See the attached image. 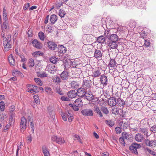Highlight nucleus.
Returning <instances> with one entry per match:
<instances>
[{"label":"nucleus","mask_w":156,"mask_h":156,"mask_svg":"<svg viewBox=\"0 0 156 156\" xmlns=\"http://www.w3.org/2000/svg\"><path fill=\"white\" fill-rule=\"evenodd\" d=\"M134 131H139V132H142L144 133L145 135L147 136H149L150 135V134H148V129L147 126L146 125L144 124L142 126L141 125L139 127V128L138 130H136V129H134Z\"/></svg>","instance_id":"nucleus-1"},{"label":"nucleus","mask_w":156,"mask_h":156,"mask_svg":"<svg viewBox=\"0 0 156 156\" xmlns=\"http://www.w3.org/2000/svg\"><path fill=\"white\" fill-rule=\"evenodd\" d=\"M10 39L4 38L3 41L4 50L5 51H8L11 48V45L10 44Z\"/></svg>","instance_id":"nucleus-2"},{"label":"nucleus","mask_w":156,"mask_h":156,"mask_svg":"<svg viewBox=\"0 0 156 156\" xmlns=\"http://www.w3.org/2000/svg\"><path fill=\"white\" fill-rule=\"evenodd\" d=\"M27 120L24 117L21 118L20 125V128L21 133L23 132L26 129L27 126Z\"/></svg>","instance_id":"nucleus-3"},{"label":"nucleus","mask_w":156,"mask_h":156,"mask_svg":"<svg viewBox=\"0 0 156 156\" xmlns=\"http://www.w3.org/2000/svg\"><path fill=\"white\" fill-rule=\"evenodd\" d=\"M46 69L51 73L54 74L57 68L54 64H49L46 66Z\"/></svg>","instance_id":"nucleus-4"},{"label":"nucleus","mask_w":156,"mask_h":156,"mask_svg":"<svg viewBox=\"0 0 156 156\" xmlns=\"http://www.w3.org/2000/svg\"><path fill=\"white\" fill-rule=\"evenodd\" d=\"M91 83H89V81L84 82L83 85V88L86 89L87 92H88L89 90H92L93 88L91 87Z\"/></svg>","instance_id":"nucleus-5"},{"label":"nucleus","mask_w":156,"mask_h":156,"mask_svg":"<svg viewBox=\"0 0 156 156\" xmlns=\"http://www.w3.org/2000/svg\"><path fill=\"white\" fill-rule=\"evenodd\" d=\"M145 143L146 145L151 147H155L156 146V140H146Z\"/></svg>","instance_id":"nucleus-6"},{"label":"nucleus","mask_w":156,"mask_h":156,"mask_svg":"<svg viewBox=\"0 0 156 156\" xmlns=\"http://www.w3.org/2000/svg\"><path fill=\"white\" fill-rule=\"evenodd\" d=\"M82 114L85 116H90L93 115L92 111L90 109H85L81 111Z\"/></svg>","instance_id":"nucleus-7"},{"label":"nucleus","mask_w":156,"mask_h":156,"mask_svg":"<svg viewBox=\"0 0 156 156\" xmlns=\"http://www.w3.org/2000/svg\"><path fill=\"white\" fill-rule=\"evenodd\" d=\"M100 83L103 86H105L107 84L108 79L107 77L105 75H102L100 77Z\"/></svg>","instance_id":"nucleus-8"},{"label":"nucleus","mask_w":156,"mask_h":156,"mask_svg":"<svg viewBox=\"0 0 156 156\" xmlns=\"http://www.w3.org/2000/svg\"><path fill=\"white\" fill-rule=\"evenodd\" d=\"M77 95L79 97L82 98L85 96L86 94V92L83 88H79L76 92Z\"/></svg>","instance_id":"nucleus-9"},{"label":"nucleus","mask_w":156,"mask_h":156,"mask_svg":"<svg viewBox=\"0 0 156 156\" xmlns=\"http://www.w3.org/2000/svg\"><path fill=\"white\" fill-rule=\"evenodd\" d=\"M107 45L111 48H116L118 46L117 42L109 41L107 43Z\"/></svg>","instance_id":"nucleus-10"},{"label":"nucleus","mask_w":156,"mask_h":156,"mask_svg":"<svg viewBox=\"0 0 156 156\" xmlns=\"http://www.w3.org/2000/svg\"><path fill=\"white\" fill-rule=\"evenodd\" d=\"M101 74V72L98 68L94 69L92 70L91 76L92 77H97Z\"/></svg>","instance_id":"nucleus-11"},{"label":"nucleus","mask_w":156,"mask_h":156,"mask_svg":"<svg viewBox=\"0 0 156 156\" xmlns=\"http://www.w3.org/2000/svg\"><path fill=\"white\" fill-rule=\"evenodd\" d=\"M32 43L33 46L37 48L41 49L42 47V44L37 40H34Z\"/></svg>","instance_id":"nucleus-12"},{"label":"nucleus","mask_w":156,"mask_h":156,"mask_svg":"<svg viewBox=\"0 0 156 156\" xmlns=\"http://www.w3.org/2000/svg\"><path fill=\"white\" fill-rule=\"evenodd\" d=\"M102 55V53L101 51L95 50L94 53V57L97 59H101Z\"/></svg>","instance_id":"nucleus-13"},{"label":"nucleus","mask_w":156,"mask_h":156,"mask_svg":"<svg viewBox=\"0 0 156 156\" xmlns=\"http://www.w3.org/2000/svg\"><path fill=\"white\" fill-rule=\"evenodd\" d=\"M91 91L89 90L88 92L86 91V94L84 97L88 101H91L93 98L94 96Z\"/></svg>","instance_id":"nucleus-14"},{"label":"nucleus","mask_w":156,"mask_h":156,"mask_svg":"<svg viewBox=\"0 0 156 156\" xmlns=\"http://www.w3.org/2000/svg\"><path fill=\"white\" fill-rule=\"evenodd\" d=\"M108 103L111 106H113L116 104V101L115 98L114 97L110 98L108 101Z\"/></svg>","instance_id":"nucleus-15"},{"label":"nucleus","mask_w":156,"mask_h":156,"mask_svg":"<svg viewBox=\"0 0 156 156\" xmlns=\"http://www.w3.org/2000/svg\"><path fill=\"white\" fill-rule=\"evenodd\" d=\"M135 140L138 142H140L143 141L144 136L141 133H138L136 134L135 137Z\"/></svg>","instance_id":"nucleus-16"},{"label":"nucleus","mask_w":156,"mask_h":156,"mask_svg":"<svg viewBox=\"0 0 156 156\" xmlns=\"http://www.w3.org/2000/svg\"><path fill=\"white\" fill-rule=\"evenodd\" d=\"M109 41L117 42L118 40L119 37L116 34H112L108 38Z\"/></svg>","instance_id":"nucleus-17"},{"label":"nucleus","mask_w":156,"mask_h":156,"mask_svg":"<svg viewBox=\"0 0 156 156\" xmlns=\"http://www.w3.org/2000/svg\"><path fill=\"white\" fill-rule=\"evenodd\" d=\"M8 60L11 66H14L15 65V61L13 56L12 54L10 55L8 57Z\"/></svg>","instance_id":"nucleus-18"},{"label":"nucleus","mask_w":156,"mask_h":156,"mask_svg":"<svg viewBox=\"0 0 156 156\" xmlns=\"http://www.w3.org/2000/svg\"><path fill=\"white\" fill-rule=\"evenodd\" d=\"M68 95L69 97L71 98H73L77 96V93L75 90H70L68 92Z\"/></svg>","instance_id":"nucleus-19"},{"label":"nucleus","mask_w":156,"mask_h":156,"mask_svg":"<svg viewBox=\"0 0 156 156\" xmlns=\"http://www.w3.org/2000/svg\"><path fill=\"white\" fill-rule=\"evenodd\" d=\"M48 44V48L51 50H54L56 48L57 45L54 42L49 41Z\"/></svg>","instance_id":"nucleus-20"},{"label":"nucleus","mask_w":156,"mask_h":156,"mask_svg":"<svg viewBox=\"0 0 156 156\" xmlns=\"http://www.w3.org/2000/svg\"><path fill=\"white\" fill-rule=\"evenodd\" d=\"M68 74L66 71H63L60 75V77L62 79L64 80H66L68 79Z\"/></svg>","instance_id":"nucleus-21"},{"label":"nucleus","mask_w":156,"mask_h":156,"mask_svg":"<svg viewBox=\"0 0 156 156\" xmlns=\"http://www.w3.org/2000/svg\"><path fill=\"white\" fill-rule=\"evenodd\" d=\"M116 104L119 107H121L125 105V101L121 98H118L116 101Z\"/></svg>","instance_id":"nucleus-22"},{"label":"nucleus","mask_w":156,"mask_h":156,"mask_svg":"<svg viewBox=\"0 0 156 156\" xmlns=\"http://www.w3.org/2000/svg\"><path fill=\"white\" fill-rule=\"evenodd\" d=\"M42 150L44 156H50V153L48 148L45 146H43Z\"/></svg>","instance_id":"nucleus-23"},{"label":"nucleus","mask_w":156,"mask_h":156,"mask_svg":"<svg viewBox=\"0 0 156 156\" xmlns=\"http://www.w3.org/2000/svg\"><path fill=\"white\" fill-rule=\"evenodd\" d=\"M57 20V16L55 15H52L50 18V21L52 24H54Z\"/></svg>","instance_id":"nucleus-24"},{"label":"nucleus","mask_w":156,"mask_h":156,"mask_svg":"<svg viewBox=\"0 0 156 156\" xmlns=\"http://www.w3.org/2000/svg\"><path fill=\"white\" fill-rule=\"evenodd\" d=\"M58 49L59 52L60 53H64L66 51V48L62 45H60L58 46Z\"/></svg>","instance_id":"nucleus-25"},{"label":"nucleus","mask_w":156,"mask_h":156,"mask_svg":"<svg viewBox=\"0 0 156 156\" xmlns=\"http://www.w3.org/2000/svg\"><path fill=\"white\" fill-rule=\"evenodd\" d=\"M73 104L78 106L79 107H81L83 106V103L82 102V100L80 98H78L74 102Z\"/></svg>","instance_id":"nucleus-26"},{"label":"nucleus","mask_w":156,"mask_h":156,"mask_svg":"<svg viewBox=\"0 0 156 156\" xmlns=\"http://www.w3.org/2000/svg\"><path fill=\"white\" fill-rule=\"evenodd\" d=\"M71 86L73 89H77L79 87V84L76 82L73 81L71 83Z\"/></svg>","instance_id":"nucleus-27"},{"label":"nucleus","mask_w":156,"mask_h":156,"mask_svg":"<svg viewBox=\"0 0 156 156\" xmlns=\"http://www.w3.org/2000/svg\"><path fill=\"white\" fill-rule=\"evenodd\" d=\"M44 54L43 52L39 51H37L33 52L32 55L35 57H37L40 56H42Z\"/></svg>","instance_id":"nucleus-28"},{"label":"nucleus","mask_w":156,"mask_h":156,"mask_svg":"<svg viewBox=\"0 0 156 156\" xmlns=\"http://www.w3.org/2000/svg\"><path fill=\"white\" fill-rule=\"evenodd\" d=\"M55 92L60 95H63L65 93L64 92L58 87H57L56 88Z\"/></svg>","instance_id":"nucleus-29"},{"label":"nucleus","mask_w":156,"mask_h":156,"mask_svg":"<svg viewBox=\"0 0 156 156\" xmlns=\"http://www.w3.org/2000/svg\"><path fill=\"white\" fill-rule=\"evenodd\" d=\"M39 91V90L37 88V87L36 86H33L32 89L30 90L31 93H33V94H35V93H37Z\"/></svg>","instance_id":"nucleus-30"},{"label":"nucleus","mask_w":156,"mask_h":156,"mask_svg":"<svg viewBox=\"0 0 156 156\" xmlns=\"http://www.w3.org/2000/svg\"><path fill=\"white\" fill-rule=\"evenodd\" d=\"M145 150L146 153L148 152V154H151L153 156H155V155L156 154L155 152L154 151L151 150L148 147L145 148Z\"/></svg>","instance_id":"nucleus-31"},{"label":"nucleus","mask_w":156,"mask_h":156,"mask_svg":"<svg viewBox=\"0 0 156 156\" xmlns=\"http://www.w3.org/2000/svg\"><path fill=\"white\" fill-rule=\"evenodd\" d=\"M105 39L104 36H101L98 37L97 39L98 42L100 43H102L104 42Z\"/></svg>","instance_id":"nucleus-32"},{"label":"nucleus","mask_w":156,"mask_h":156,"mask_svg":"<svg viewBox=\"0 0 156 156\" xmlns=\"http://www.w3.org/2000/svg\"><path fill=\"white\" fill-rule=\"evenodd\" d=\"M101 110L103 113L105 115H107L109 113V111L107 107L102 106L101 107Z\"/></svg>","instance_id":"nucleus-33"},{"label":"nucleus","mask_w":156,"mask_h":156,"mask_svg":"<svg viewBox=\"0 0 156 156\" xmlns=\"http://www.w3.org/2000/svg\"><path fill=\"white\" fill-rule=\"evenodd\" d=\"M116 62L114 59H111L110 62L108 65L109 67H114L115 65Z\"/></svg>","instance_id":"nucleus-34"},{"label":"nucleus","mask_w":156,"mask_h":156,"mask_svg":"<svg viewBox=\"0 0 156 156\" xmlns=\"http://www.w3.org/2000/svg\"><path fill=\"white\" fill-rule=\"evenodd\" d=\"M65 142L64 139L61 137H58L56 143L59 144H64Z\"/></svg>","instance_id":"nucleus-35"},{"label":"nucleus","mask_w":156,"mask_h":156,"mask_svg":"<svg viewBox=\"0 0 156 156\" xmlns=\"http://www.w3.org/2000/svg\"><path fill=\"white\" fill-rule=\"evenodd\" d=\"M53 26L50 25H48L46 27V30L48 33H51L53 31Z\"/></svg>","instance_id":"nucleus-36"},{"label":"nucleus","mask_w":156,"mask_h":156,"mask_svg":"<svg viewBox=\"0 0 156 156\" xmlns=\"http://www.w3.org/2000/svg\"><path fill=\"white\" fill-rule=\"evenodd\" d=\"M37 74L38 77H47V75L44 72L37 73Z\"/></svg>","instance_id":"nucleus-37"},{"label":"nucleus","mask_w":156,"mask_h":156,"mask_svg":"<svg viewBox=\"0 0 156 156\" xmlns=\"http://www.w3.org/2000/svg\"><path fill=\"white\" fill-rule=\"evenodd\" d=\"M105 123L109 127H111L114 125L113 122L111 120H106L105 121Z\"/></svg>","instance_id":"nucleus-38"},{"label":"nucleus","mask_w":156,"mask_h":156,"mask_svg":"<svg viewBox=\"0 0 156 156\" xmlns=\"http://www.w3.org/2000/svg\"><path fill=\"white\" fill-rule=\"evenodd\" d=\"M45 91L49 94L52 95L53 94V92L51 88L49 87H46L45 88Z\"/></svg>","instance_id":"nucleus-39"},{"label":"nucleus","mask_w":156,"mask_h":156,"mask_svg":"<svg viewBox=\"0 0 156 156\" xmlns=\"http://www.w3.org/2000/svg\"><path fill=\"white\" fill-rule=\"evenodd\" d=\"M38 35L40 39L42 41H44L45 37L44 33L42 32H40L38 34Z\"/></svg>","instance_id":"nucleus-40"},{"label":"nucleus","mask_w":156,"mask_h":156,"mask_svg":"<svg viewBox=\"0 0 156 156\" xmlns=\"http://www.w3.org/2000/svg\"><path fill=\"white\" fill-rule=\"evenodd\" d=\"M69 105L70 107H71L75 111H77L79 110L78 106H77L74 104L73 105L71 104H69Z\"/></svg>","instance_id":"nucleus-41"},{"label":"nucleus","mask_w":156,"mask_h":156,"mask_svg":"<svg viewBox=\"0 0 156 156\" xmlns=\"http://www.w3.org/2000/svg\"><path fill=\"white\" fill-rule=\"evenodd\" d=\"M112 113L114 114H118L119 113V109L118 108H114L112 109Z\"/></svg>","instance_id":"nucleus-42"},{"label":"nucleus","mask_w":156,"mask_h":156,"mask_svg":"<svg viewBox=\"0 0 156 156\" xmlns=\"http://www.w3.org/2000/svg\"><path fill=\"white\" fill-rule=\"evenodd\" d=\"M58 60V58L55 57H52L50 59V62L54 64L56 63Z\"/></svg>","instance_id":"nucleus-43"},{"label":"nucleus","mask_w":156,"mask_h":156,"mask_svg":"<svg viewBox=\"0 0 156 156\" xmlns=\"http://www.w3.org/2000/svg\"><path fill=\"white\" fill-rule=\"evenodd\" d=\"M34 65V62L33 58H30L29 60L28 65L30 67H33Z\"/></svg>","instance_id":"nucleus-44"},{"label":"nucleus","mask_w":156,"mask_h":156,"mask_svg":"<svg viewBox=\"0 0 156 156\" xmlns=\"http://www.w3.org/2000/svg\"><path fill=\"white\" fill-rule=\"evenodd\" d=\"M34 99V102L37 104H39L40 103L39 97L37 95H34L33 96Z\"/></svg>","instance_id":"nucleus-45"},{"label":"nucleus","mask_w":156,"mask_h":156,"mask_svg":"<svg viewBox=\"0 0 156 156\" xmlns=\"http://www.w3.org/2000/svg\"><path fill=\"white\" fill-rule=\"evenodd\" d=\"M34 80L36 83L39 86H41L42 85V82L39 78H35L34 79Z\"/></svg>","instance_id":"nucleus-46"},{"label":"nucleus","mask_w":156,"mask_h":156,"mask_svg":"<svg viewBox=\"0 0 156 156\" xmlns=\"http://www.w3.org/2000/svg\"><path fill=\"white\" fill-rule=\"evenodd\" d=\"M110 30L109 29L105 30L104 33L105 36L108 38L110 36Z\"/></svg>","instance_id":"nucleus-47"},{"label":"nucleus","mask_w":156,"mask_h":156,"mask_svg":"<svg viewBox=\"0 0 156 156\" xmlns=\"http://www.w3.org/2000/svg\"><path fill=\"white\" fill-rule=\"evenodd\" d=\"M5 104L4 102L2 101L0 102V109L1 111H3L5 109Z\"/></svg>","instance_id":"nucleus-48"},{"label":"nucleus","mask_w":156,"mask_h":156,"mask_svg":"<svg viewBox=\"0 0 156 156\" xmlns=\"http://www.w3.org/2000/svg\"><path fill=\"white\" fill-rule=\"evenodd\" d=\"M53 80L54 82L57 83H59L61 81L60 78L57 76L53 77Z\"/></svg>","instance_id":"nucleus-49"},{"label":"nucleus","mask_w":156,"mask_h":156,"mask_svg":"<svg viewBox=\"0 0 156 156\" xmlns=\"http://www.w3.org/2000/svg\"><path fill=\"white\" fill-rule=\"evenodd\" d=\"M74 137L75 138L74 140H77L80 143H82V140L81 139L80 137L78 135H74Z\"/></svg>","instance_id":"nucleus-50"},{"label":"nucleus","mask_w":156,"mask_h":156,"mask_svg":"<svg viewBox=\"0 0 156 156\" xmlns=\"http://www.w3.org/2000/svg\"><path fill=\"white\" fill-rule=\"evenodd\" d=\"M66 14V13L64 10H59L58 15L61 18L64 17Z\"/></svg>","instance_id":"nucleus-51"},{"label":"nucleus","mask_w":156,"mask_h":156,"mask_svg":"<svg viewBox=\"0 0 156 156\" xmlns=\"http://www.w3.org/2000/svg\"><path fill=\"white\" fill-rule=\"evenodd\" d=\"M129 137V135L126 133H122V136L121 137L124 140L127 139Z\"/></svg>","instance_id":"nucleus-52"},{"label":"nucleus","mask_w":156,"mask_h":156,"mask_svg":"<svg viewBox=\"0 0 156 156\" xmlns=\"http://www.w3.org/2000/svg\"><path fill=\"white\" fill-rule=\"evenodd\" d=\"M7 16V13L6 12V10H3V20L6 22V21L7 20V19L6 17Z\"/></svg>","instance_id":"nucleus-53"},{"label":"nucleus","mask_w":156,"mask_h":156,"mask_svg":"<svg viewBox=\"0 0 156 156\" xmlns=\"http://www.w3.org/2000/svg\"><path fill=\"white\" fill-rule=\"evenodd\" d=\"M23 142H21L19 144H17V149L16 154L17 153L18 151L19 150L20 148H21V146H23Z\"/></svg>","instance_id":"nucleus-54"},{"label":"nucleus","mask_w":156,"mask_h":156,"mask_svg":"<svg viewBox=\"0 0 156 156\" xmlns=\"http://www.w3.org/2000/svg\"><path fill=\"white\" fill-rule=\"evenodd\" d=\"M94 110L95 112L98 114L101 110L99 107L97 106H95L94 107Z\"/></svg>","instance_id":"nucleus-55"},{"label":"nucleus","mask_w":156,"mask_h":156,"mask_svg":"<svg viewBox=\"0 0 156 156\" xmlns=\"http://www.w3.org/2000/svg\"><path fill=\"white\" fill-rule=\"evenodd\" d=\"M94 110L95 112L98 114L101 110L99 107L97 106H95L94 107Z\"/></svg>","instance_id":"nucleus-56"},{"label":"nucleus","mask_w":156,"mask_h":156,"mask_svg":"<svg viewBox=\"0 0 156 156\" xmlns=\"http://www.w3.org/2000/svg\"><path fill=\"white\" fill-rule=\"evenodd\" d=\"M30 4L29 3H27V4H24L23 9V10H27L28 9H29V8H30Z\"/></svg>","instance_id":"nucleus-57"},{"label":"nucleus","mask_w":156,"mask_h":156,"mask_svg":"<svg viewBox=\"0 0 156 156\" xmlns=\"http://www.w3.org/2000/svg\"><path fill=\"white\" fill-rule=\"evenodd\" d=\"M115 130L116 131V133L117 134H120L122 131L121 128L119 127H116L115 128Z\"/></svg>","instance_id":"nucleus-58"},{"label":"nucleus","mask_w":156,"mask_h":156,"mask_svg":"<svg viewBox=\"0 0 156 156\" xmlns=\"http://www.w3.org/2000/svg\"><path fill=\"white\" fill-rule=\"evenodd\" d=\"M125 140L122 138L121 137L119 138V141L120 144L122 145L123 146H125Z\"/></svg>","instance_id":"nucleus-59"},{"label":"nucleus","mask_w":156,"mask_h":156,"mask_svg":"<svg viewBox=\"0 0 156 156\" xmlns=\"http://www.w3.org/2000/svg\"><path fill=\"white\" fill-rule=\"evenodd\" d=\"M151 131L153 132V133H156V125H154L150 128Z\"/></svg>","instance_id":"nucleus-60"},{"label":"nucleus","mask_w":156,"mask_h":156,"mask_svg":"<svg viewBox=\"0 0 156 156\" xmlns=\"http://www.w3.org/2000/svg\"><path fill=\"white\" fill-rule=\"evenodd\" d=\"M150 44L151 43L149 40L148 39L145 40L144 45L146 47H149L150 45Z\"/></svg>","instance_id":"nucleus-61"},{"label":"nucleus","mask_w":156,"mask_h":156,"mask_svg":"<svg viewBox=\"0 0 156 156\" xmlns=\"http://www.w3.org/2000/svg\"><path fill=\"white\" fill-rule=\"evenodd\" d=\"M61 116L62 118L65 121H67V117L65 114L62 113L61 114Z\"/></svg>","instance_id":"nucleus-62"},{"label":"nucleus","mask_w":156,"mask_h":156,"mask_svg":"<svg viewBox=\"0 0 156 156\" xmlns=\"http://www.w3.org/2000/svg\"><path fill=\"white\" fill-rule=\"evenodd\" d=\"M62 2H60L58 3H57L55 5V6L56 7V9H59L60 7L62 5Z\"/></svg>","instance_id":"nucleus-63"},{"label":"nucleus","mask_w":156,"mask_h":156,"mask_svg":"<svg viewBox=\"0 0 156 156\" xmlns=\"http://www.w3.org/2000/svg\"><path fill=\"white\" fill-rule=\"evenodd\" d=\"M133 147H135L137 149L139 148L140 147V144H137L136 143H134L132 144Z\"/></svg>","instance_id":"nucleus-64"}]
</instances>
